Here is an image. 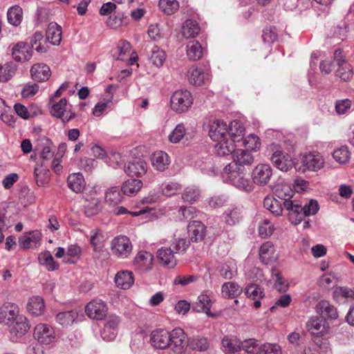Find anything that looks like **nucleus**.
Returning a JSON list of instances; mask_svg holds the SVG:
<instances>
[{"label":"nucleus","mask_w":354,"mask_h":354,"mask_svg":"<svg viewBox=\"0 0 354 354\" xmlns=\"http://www.w3.org/2000/svg\"><path fill=\"white\" fill-rule=\"evenodd\" d=\"M221 177L224 182L230 183L246 192L253 190V185L245 177L243 169L237 166L236 163H229L225 165L221 173Z\"/></svg>","instance_id":"nucleus-1"},{"label":"nucleus","mask_w":354,"mask_h":354,"mask_svg":"<svg viewBox=\"0 0 354 354\" xmlns=\"http://www.w3.org/2000/svg\"><path fill=\"white\" fill-rule=\"evenodd\" d=\"M301 165L297 169L301 172L306 171H317L324 167L325 160L318 152L304 154L300 158Z\"/></svg>","instance_id":"nucleus-2"},{"label":"nucleus","mask_w":354,"mask_h":354,"mask_svg":"<svg viewBox=\"0 0 354 354\" xmlns=\"http://www.w3.org/2000/svg\"><path fill=\"white\" fill-rule=\"evenodd\" d=\"M192 93L187 90H177L171 97V107L177 113H184L193 104Z\"/></svg>","instance_id":"nucleus-3"},{"label":"nucleus","mask_w":354,"mask_h":354,"mask_svg":"<svg viewBox=\"0 0 354 354\" xmlns=\"http://www.w3.org/2000/svg\"><path fill=\"white\" fill-rule=\"evenodd\" d=\"M133 246L130 239L124 235L115 237L111 242V251L113 256L124 259L128 258L132 252Z\"/></svg>","instance_id":"nucleus-4"},{"label":"nucleus","mask_w":354,"mask_h":354,"mask_svg":"<svg viewBox=\"0 0 354 354\" xmlns=\"http://www.w3.org/2000/svg\"><path fill=\"white\" fill-rule=\"evenodd\" d=\"M51 105L50 113L52 116L62 120L63 123H67L75 118L76 115L75 112L68 110V101L66 98H62L58 102L54 101L49 103Z\"/></svg>","instance_id":"nucleus-5"},{"label":"nucleus","mask_w":354,"mask_h":354,"mask_svg":"<svg viewBox=\"0 0 354 354\" xmlns=\"http://www.w3.org/2000/svg\"><path fill=\"white\" fill-rule=\"evenodd\" d=\"M189 82L194 86H201L209 82L212 75L209 68H201L196 66H190L187 73Z\"/></svg>","instance_id":"nucleus-6"},{"label":"nucleus","mask_w":354,"mask_h":354,"mask_svg":"<svg viewBox=\"0 0 354 354\" xmlns=\"http://www.w3.org/2000/svg\"><path fill=\"white\" fill-rule=\"evenodd\" d=\"M272 175V169L268 164H259L252 170V178L257 185H267Z\"/></svg>","instance_id":"nucleus-7"},{"label":"nucleus","mask_w":354,"mask_h":354,"mask_svg":"<svg viewBox=\"0 0 354 354\" xmlns=\"http://www.w3.org/2000/svg\"><path fill=\"white\" fill-rule=\"evenodd\" d=\"M271 161L278 169L283 171H289L295 165L291 156L281 149L273 152Z\"/></svg>","instance_id":"nucleus-8"},{"label":"nucleus","mask_w":354,"mask_h":354,"mask_svg":"<svg viewBox=\"0 0 354 354\" xmlns=\"http://www.w3.org/2000/svg\"><path fill=\"white\" fill-rule=\"evenodd\" d=\"M209 136L213 141L229 137V125L221 120H214L209 125Z\"/></svg>","instance_id":"nucleus-9"},{"label":"nucleus","mask_w":354,"mask_h":354,"mask_svg":"<svg viewBox=\"0 0 354 354\" xmlns=\"http://www.w3.org/2000/svg\"><path fill=\"white\" fill-rule=\"evenodd\" d=\"M85 312L90 318L101 320L106 315L107 306L101 299H94L86 306Z\"/></svg>","instance_id":"nucleus-10"},{"label":"nucleus","mask_w":354,"mask_h":354,"mask_svg":"<svg viewBox=\"0 0 354 354\" xmlns=\"http://www.w3.org/2000/svg\"><path fill=\"white\" fill-rule=\"evenodd\" d=\"M308 331L315 336H323L328 331L329 326L323 317H313L306 323Z\"/></svg>","instance_id":"nucleus-11"},{"label":"nucleus","mask_w":354,"mask_h":354,"mask_svg":"<svg viewBox=\"0 0 354 354\" xmlns=\"http://www.w3.org/2000/svg\"><path fill=\"white\" fill-rule=\"evenodd\" d=\"M212 301L209 295L206 293L201 294L197 300L192 304V309L196 313H204L209 317H217V313H212L210 309Z\"/></svg>","instance_id":"nucleus-12"},{"label":"nucleus","mask_w":354,"mask_h":354,"mask_svg":"<svg viewBox=\"0 0 354 354\" xmlns=\"http://www.w3.org/2000/svg\"><path fill=\"white\" fill-rule=\"evenodd\" d=\"M7 326L10 328L11 338L24 335L30 328L27 318L21 314Z\"/></svg>","instance_id":"nucleus-13"},{"label":"nucleus","mask_w":354,"mask_h":354,"mask_svg":"<svg viewBox=\"0 0 354 354\" xmlns=\"http://www.w3.org/2000/svg\"><path fill=\"white\" fill-rule=\"evenodd\" d=\"M19 306L11 302L4 303L0 306V323L8 325L19 315Z\"/></svg>","instance_id":"nucleus-14"},{"label":"nucleus","mask_w":354,"mask_h":354,"mask_svg":"<svg viewBox=\"0 0 354 354\" xmlns=\"http://www.w3.org/2000/svg\"><path fill=\"white\" fill-rule=\"evenodd\" d=\"M153 264V256L149 252L140 251L137 253L133 260V266L136 269L147 272L151 270Z\"/></svg>","instance_id":"nucleus-15"},{"label":"nucleus","mask_w":354,"mask_h":354,"mask_svg":"<svg viewBox=\"0 0 354 354\" xmlns=\"http://www.w3.org/2000/svg\"><path fill=\"white\" fill-rule=\"evenodd\" d=\"M89 242L94 252L93 257L99 259L104 252V239L102 232L98 229L91 230Z\"/></svg>","instance_id":"nucleus-16"},{"label":"nucleus","mask_w":354,"mask_h":354,"mask_svg":"<svg viewBox=\"0 0 354 354\" xmlns=\"http://www.w3.org/2000/svg\"><path fill=\"white\" fill-rule=\"evenodd\" d=\"M169 332L165 329H156L151 334V345L160 349H165L169 346Z\"/></svg>","instance_id":"nucleus-17"},{"label":"nucleus","mask_w":354,"mask_h":354,"mask_svg":"<svg viewBox=\"0 0 354 354\" xmlns=\"http://www.w3.org/2000/svg\"><path fill=\"white\" fill-rule=\"evenodd\" d=\"M12 56L16 62H25L30 59L32 54L27 43L19 41L12 47Z\"/></svg>","instance_id":"nucleus-18"},{"label":"nucleus","mask_w":354,"mask_h":354,"mask_svg":"<svg viewBox=\"0 0 354 354\" xmlns=\"http://www.w3.org/2000/svg\"><path fill=\"white\" fill-rule=\"evenodd\" d=\"M147 171V164L141 158H135L124 167L125 173L130 176L140 177L145 174Z\"/></svg>","instance_id":"nucleus-19"},{"label":"nucleus","mask_w":354,"mask_h":354,"mask_svg":"<svg viewBox=\"0 0 354 354\" xmlns=\"http://www.w3.org/2000/svg\"><path fill=\"white\" fill-rule=\"evenodd\" d=\"M41 233L37 230L26 233L19 239V246L24 249L37 248L41 245Z\"/></svg>","instance_id":"nucleus-20"},{"label":"nucleus","mask_w":354,"mask_h":354,"mask_svg":"<svg viewBox=\"0 0 354 354\" xmlns=\"http://www.w3.org/2000/svg\"><path fill=\"white\" fill-rule=\"evenodd\" d=\"M169 346L175 352H180L185 347L186 335L182 328H176L169 332Z\"/></svg>","instance_id":"nucleus-21"},{"label":"nucleus","mask_w":354,"mask_h":354,"mask_svg":"<svg viewBox=\"0 0 354 354\" xmlns=\"http://www.w3.org/2000/svg\"><path fill=\"white\" fill-rule=\"evenodd\" d=\"M114 281L118 288L127 290L133 285L134 276L131 271L121 270L116 273Z\"/></svg>","instance_id":"nucleus-22"},{"label":"nucleus","mask_w":354,"mask_h":354,"mask_svg":"<svg viewBox=\"0 0 354 354\" xmlns=\"http://www.w3.org/2000/svg\"><path fill=\"white\" fill-rule=\"evenodd\" d=\"M152 167L157 171H164L170 164V159L167 153L162 151H155L151 157Z\"/></svg>","instance_id":"nucleus-23"},{"label":"nucleus","mask_w":354,"mask_h":354,"mask_svg":"<svg viewBox=\"0 0 354 354\" xmlns=\"http://www.w3.org/2000/svg\"><path fill=\"white\" fill-rule=\"evenodd\" d=\"M157 258L164 266L173 268L176 266V259L174 252L170 248H161L157 252Z\"/></svg>","instance_id":"nucleus-24"},{"label":"nucleus","mask_w":354,"mask_h":354,"mask_svg":"<svg viewBox=\"0 0 354 354\" xmlns=\"http://www.w3.org/2000/svg\"><path fill=\"white\" fill-rule=\"evenodd\" d=\"M120 323V318L116 316L110 317L107 320L102 331V337L106 341H112L117 335V328Z\"/></svg>","instance_id":"nucleus-25"},{"label":"nucleus","mask_w":354,"mask_h":354,"mask_svg":"<svg viewBox=\"0 0 354 354\" xmlns=\"http://www.w3.org/2000/svg\"><path fill=\"white\" fill-rule=\"evenodd\" d=\"M245 134V129L241 122L236 120L232 121L229 125V137L237 147L243 142Z\"/></svg>","instance_id":"nucleus-26"},{"label":"nucleus","mask_w":354,"mask_h":354,"mask_svg":"<svg viewBox=\"0 0 354 354\" xmlns=\"http://www.w3.org/2000/svg\"><path fill=\"white\" fill-rule=\"evenodd\" d=\"M290 198L283 200L284 208L288 211V217L290 222L297 225L301 222V205L295 204Z\"/></svg>","instance_id":"nucleus-27"},{"label":"nucleus","mask_w":354,"mask_h":354,"mask_svg":"<svg viewBox=\"0 0 354 354\" xmlns=\"http://www.w3.org/2000/svg\"><path fill=\"white\" fill-rule=\"evenodd\" d=\"M62 33L61 26L55 22H51L46 30V41L53 45L58 46L62 41Z\"/></svg>","instance_id":"nucleus-28"},{"label":"nucleus","mask_w":354,"mask_h":354,"mask_svg":"<svg viewBox=\"0 0 354 354\" xmlns=\"http://www.w3.org/2000/svg\"><path fill=\"white\" fill-rule=\"evenodd\" d=\"M44 148L41 149L39 153V160L34 169L33 177L35 183L39 187H44Z\"/></svg>","instance_id":"nucleus-29"},{"label":"nucleus","mask_w":354,"mask_h":354,"mask_svg":"<svg viewBox=\"0 0 354 354\" xmlns=\"http://www.w3.org/2000/svg\"><path fill=\"white\" fill-rule=\"evenodd\" d=\"M223 219L226 224L234 225L238 223L243 217L242 208L236 206L228 207L223 214Z\"/></svg>","instance_id":"nucleus-30"},{"label":"nucleus","mask_w":354,"mask_h":354,"mask_svg":"<svg viewBox=\"0 0 354 354\" xmlns=\"http://www.w3.org/2000/svg\"><path fill=\"white\" fill-rule=\"evenodd\" d=\"M188 231L192 241H201L205 235V226L201 221H193L188 225Z\"/></svg>","instance_id":"nucleus-31"},{"label":"nucleus","mask_w":354,"mask_h":354,"mask_svg":"<svg viewBox=\"0 0 354 354\" xmlns=\"http://www.w3.org/2000/svg\"><path fill=\"white\" fill-rule=\"evenodd\" d=\"M221 344L225 354H237L241 351V341L236 337H224Z\"/></svg>","instance_id":"nucleus-32"},{"label":"nucleus","mask_w":354,"mask_h":354,"mask_svg":"<svg viewBox=\"0 0 354 354\" xmlns=\"http://www.w3.org/2000/svg\"><path fill=\"white\" fill-rule=\"evenodd\" d=\"M68 187L75 193L82 192L85 187V180L83 175L78 172L71 174L67 178Z\"/></svg>","instance_id":"nucleus-33"},{"label":"nucleus","mask_w":354,"mask_h":354,"mask_svg":"<svg viewBox=\"0 0 354 354\" xmlns=\"http://www.w3.org/2000/svg\"><path fill=\"white\" fill-rule=\"evenodd\" d=\"M216 142L217 143L214 146V150L219 156H225L233 153L236 146L228 138Z\"/></svg>","instance_id":"nucleus-34"},{"label":"nucleus","mask_w":354,"mask_h":354,"mask_svg":"<svg viewBox=\"0 0 354 354\" xmlns=\"http://www.w3.org/2000/svg\"><path fill=\"white\" fill-rule=\"evenodd\" d=\"M186 48L187 55L191 61L199 60L203 56L204 49L196 40L190 41L187 44Z\"/></svg>","instance_id":"nucleus-35"},{"label":"nucleus","mask_w":354,"mask_h":354,"mask_svg":"<svg viewBox=\"0 0 354 354\" xmlns=\"http://www.w3.org/2000/svg\"><path fill=\"white\" fill-rule=\"evenodd\" d=\"M232 157L233 162L231 163H236L241 168H242L243 165H250L253 162V157L248 150L234 149Z\"/></svg>","instance_id":"nucleus-36"},{"label":"nucleus","mask_w":354,"mask_h":354,"mask_svg":"<svg viewBox=\"0 0 354 354\" xmlns=\"http://www.w3.org/2000/svg\"><path fill=\"white\" fill-rule=\"evenodd\" d=\"M263 207L274 216L282 215V203L273 196H268L263 200Z\"/></svg>","instance_id":"nucleus-37"},{"label":"nucleus","mask_w":354,"mask_h":354,"mask_svg":"<svg viewBox=\"0 0 354 354\" xmlns=\"http://www.w3.org/2000/svg\"><path fill=\"white\" fill-rule=\"evenodd\" d=\"M143 185L142 181L139 179H129L123 183L121 190L123 194L133 196L137 194V193L141 189Z\"/></svg>","instance_id":"nucleus-38"},{"label":"nucleus","mask_w":354,"mask_h":354,"mask_svg":"<svg viewBox=\"0 0 354 354\" xmlns=\"http://www.w3.org/2000/svg\"><path fill=\"white\" fill-rule=\"evenodd\" d=\"M317 313L327 317L331 319H336L338 317V313L336 308L329 304L327 301H319L316 306Z\"/></svg>","instance_id":"nucleus-39"},{"label":"nucleus","mask_w":354,"mask_h":354,"mask_svg":"<svg viewBox=\"0 0 354 354\" xmlns=\"http://www.w3.org/2000/svg\"><path fill=\"white\" fill-rule=\"evenodd\" d=\"M28 311L35 316L41 315L44 310V301L42 297L35 296L31 297L27 304Z\"/></svg>","instance_id":"nucleus-40"},{"label":"nucleus","mask_w":354,"mask_h":354,"mask_svg":"<svg viewBox=\"0 0 354 354\" xmlns=\"http://www.w3.org/2000/svg\"><path fill=\"white\" fill-rule=\"evenodd\" d=\"M242 292V288L236 283L229 281L222 285L221 293L225 298H236Z\"/></svg>","instance_id":"nucleus-41"},{"label":"nucleus","mask_w":354,"mask_h":354,"mask_svg":"<svg viewBox=\"0 0 354 354\" xmlns=\"http://www.w3.org/2000/svg\"><path fill=\"white\" fill-rule=\"evenodd\" d=\"M8 22L13 26H19L23 19V10L19 6L10 7L7 12Z\"/></svg>","instance_id":"nucleus-42"},{"label":"nucleus","mask_w":354,"mask_h":354,"mask_svg":"<svg viewBox=\"0 0 354 354\" xmlns=\"http://www.w3.org/2000/svg\"><path fill=\"white\" fill-rule=\"evenodd\" d=\"M82 255V248L77 244H71L66 249L64 257V263L74 264L80 259Z\"/></svg>","instance_id":"nucleus-43"},{"label":"nucleus","mask_w":354,"mask_h":354,"mask_svg":"<svg viewBox=\"0 0 354 354\" xmlns=\"http://www.w3.org/2000/svg\"><path fill=\"white\" fill-rule=\"evenodd\" d=\"M183 188L180 183L176 181H165L160 185L161 194L167 197H171L178 193Z\"/></svg>","instance_id":"nucleus-44"},{"label":"nucleus","mask_w":354,"mask_h":354,"mask_svg":"<svg viewBox=\"0 0 354 354\" xmlns=\"http://www.w3.org/2000/svg\"><path fill=\"white\" fill-rule=\"evenodd\" d=\"M274 245L272 242L266 241L263 243L259 249V257L262 263L268 264L274 258Z\"/></svg>","instance_id":"nucleus-45"},{"label":"nucleus","mask_w":354,"mask_h":354,"mask_svg":"<svg viewBox=\"0 0 354 354\" xmlns=\"http://www.w3.org/2000/svg\"><path fill=\"white\" fill-rule=\"evenodd\" d=\"M77 315V312L73 310L61 312L57 315L56 321L62 326H69L75 322Z\"/></svg>","instance_id":"nucleus-46"},{"label":"nucleus","mask_w":354,"mask_h":354,"mask_svg":"<svg viewBox=\"0 0 354 354\" xmlns=\"http://www.w3.org/2000/svg\"><path fill=\"white\" fill-rule=\"evenodd\" d=\"M129 23V18L122 12H118L115 15H111L106 20L107 26L113 29L118 28L123 26H127Z\"/></svg>","instance_id":"nucleus-47"},{"label":"nucleus","mask_w":354,"mask_h":354,"mask_svg":"<svg viewBox=\"0 0 354 354\" xmlns=\"http://www.w3.org/2000/svg\"><path fill=\"white\" fill-rule=\"evenodd\" d=\"M200 31L197 21L187 19L183 26L182 34L185 38L195 37Z\"/></svg>","instance_id":"nucleus-48"},{"label":"nucleus","mask_w":354,"mask_h":354,"mask_svg":"<svg viewBox=\"0 0 354 354\" xmlns=\"http://www.w3.org/2000/svg\"><path fill=\"white\" fill-rule=\"evenodd\" d=\"M201 190L196 186L187 187L182 193L181 198L184 202L194 203L198 201Z\"/></svg>","instance_id":"nucleus-49"},{"label":"nucleus","mask_w":354,"mask_h":354,"mask_svg":"<svg viewBox=\"0 0 354 354\" xmlns=\"http://www.w3.org/2000/svg\"><path fill=\"white\" fill-rule=\"evenodd\" d=\"M122 200V196L118 187H113L106 191L105 194V202L108 205L111 206H115L120 203Z\"/></svg>","instance_id":"nucleus-50"},{"label":"nucleus","mask_w":354,"mask_h":354,"mask_svg":"<svg viewBox=\"0 0 354 354\" xmlns=\"http://www.w3.org/2000/svg\"><path fill=\"white\" fill-rule=\"evenodd\" d=\"M84 207L85 214L90 217L100 212L101 210V203L97 198L93 197L90 200L86 199Z\"/></svg>","instance_id":"nucleus-51"},{"label":"nucleus","mask_w":354,"mask_h":354,"mask_svg":"<svg viewBox=\"0 0 354 354\" xmlns=\"http://www.w3.org/2000/svg\"><path fill=\"white\" fill-rule=\"evenodd\" d=\"M187 131V128L185 124H178L174 129L168 136L169 141L173 144L180 142L185 136Z\"/></svg>","instance_id":"nucleus-52"},{"label":"nucleus","mask_w":354,"mask_h":354,"mask_svg":"<svg viewBox=\"0 0 354 354\" xmlns=\"http://www.w3.org/2000/svg\"><path fill=\"white\" fill-rule=\"evenodd\" d=\"M17 71V66L12 62L0 64V82H6L10 80Z\"/></svg>","instance_id":"nucleus-53"},{"label":"nucleus","mask_w":354,"mask_h":354,"mask_svg":"<svg viewBox=\"0 0 354 354\" xmlns=\"http://www.w3.org/2000/svg\"><path fill=\"white\" fill-rule=\"evenodd\" d=\"M333 298L337 301L343 299L354 301V290L347 287H337L333 291Z\"/></svg>","instance_id":"nucleus-54"},{"label":"nucleus","mask_w":354,"mask_h":354,"mask_svg":"<svg viewBox=\"0 0 354 354\" xmlns=\"http://www.w3.org/2000/svg\"><path fill=\"white\" fill-rule=\"evenodd\" d=\"M260 346L255 339H247L241 342V351L245 354H259Z\"/></svg>","instance_id":"nucleus-55"},{"label":"nucleus","mask_w":354,"mask_h":354,"mask_svg":"<svg viewBox=\"0 0 354 354\" xmlns=\"http://www.w3.org/2000/svg\"><path fill=\"white\" fill-rule=\"evenodd\" d=\"M150 60L151 63L156 67L162 66L165 59V53L158 46H154L151 50Z\"/></svg>","instance_id":"nucleus-56"},{"label":"nucleus","mask_w":354,"mask_h":354,"mask_svg":"<svg viewBox=\"0 0 354 354\" xmlns=\"http://www.w3.org/2000/svg\"><path fill=\"white\" fill-rule=\"evenodd\" d=\"M158 6L161 11L167 15H173L179 8L176 0H160Z\"/></svg>","instance_id":"nucleus-57"},{"label":"nucleus","mask_w":354,"mask_h":354,"mask_svg":"<svg viewBox=\"0 0 354 354\" xmlns=\"http://www.w3.org/2000/svg\"><path fill=\"white\" fill-rule=\"evenodd\" d=\"M275 194L281 200L291 198L294 194V190L292 189L291 186L287 183H279L276 186Z\"/></svg>","instance_id":"nucleus-58"},{"label":"nucleus","mask_w":354,"mask_h":354,"mask_svg":"<svg viewBox=\"0 0 354 354\" xmlns=\"http://www.w3.org/2000/svg\"><path fill=\"white\" fill-rule=\"evenodd\" d=\"M319 209V205L316 200L311 199L308 203H306L304 206L301 205V221L303 217L315 215L317 213Z\"/></svg>","instance_id":"nucleus-59"},{"label":"nucleus","mask_w":354,"mask_h":354,"mask_svg":"<svg viewBox=\"0 0 354 354\" xmlns=\"http://www.w3.org/2000/svg\"><path fill=\"white\" fill-rule=\"evenodd\" d=\"M272 277L274 280V288L279 292L286 291L288 288V283L283 279L281 273L276 269L272 270Z\"/></svg>","instance_id":"nucleus-60"},{"label":"nucleus","mask_w":354,"mask_h":354,"mask_svg":"<svg viewBox=\"0 0 354 354\" xmlns=\"http://www.w3.org/2000/svg\"><path fill=\"white\" fill-rule=\"evenodd\" d=\"M274 231V225L268 220L263 219L259 225V234L262 238L271 236Z\"/></svg>","instance_id":"nucleus-61"},{"label":"nucleus","mask_w":354,"mask_h":354,"mask_svg":"<svg viewBox=\"0 0 354 354\" xmlns=\"http://www.w3.org/2000/svg\"><path fill=\"white\" fill-rule=\"evenodd\" d=\"M333 157L337 162L345 164L350 158V152L346 147L343 146L333 151Z\"/></svg>","instance_id":"nucleus-62"},{"label":"nucleus","mask_w":354,"mask_h":354,"mask_svg":"<svg viewBox=\"0 0 354 354\" xmlns=\"http://www.w3.org/2000/svg\"><path fill=\"white\" fill-rule=\"evenodd\" d=\"M189 346L199 351H206L209 348V342L207 338L203 337H193L189 341Z\"/></svg>","instance_id":"nucleus-63"},{"label":"nucleus","mask_w":354,"mask_h":354,"mask_svg":"<svg viewBox=\"0 0 354 354\" xmlns=\"http://www.w3.org/2000/svg\"><path fill=\"white\" fill-rule=\"evenodd\" d=\"M245 293L251 299H261L264 296L263 290L256 283L248 285L245 289Z\"/></svg>","instance_id":"nucleus-64"}]
</instances>
